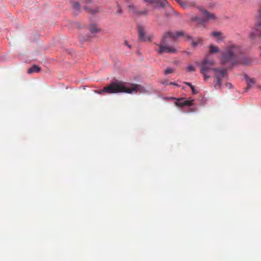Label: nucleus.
Masks as SVG:
<instances>
[{
    "label": "nucleus",
    "instance_id": "a878e982",
    "mask_svg": "<svg viewBox=\"0 0 261 261\" xmlns=\"http://www.w3.org/2000/svg\"><path fill=\"white\" fill-rule=\"evenodd\" d=\"M255 35V34L254 33H251V34H250V37H254Z\"/></svg>",
    "mask_w": 261,
    "mask_h": 261
},
{
    "label": "nucleus",
    "instance_id": "6e6552de",
    "mask_svg": "<svg viewBox=\"0 0 261 261\" xmlns=\"http://www.w3.org/2000/svg\"><path fill=\"white\" fill-rule=\"evenodd\" d=\"M185 36L188 40L191 41V45L194 47H196L199 44L202 43V39L201 37H197L193 39L191 36L189 35H186Z\"/></svg>",
    "mask_w": 261,
    "mask_h": 261
},
{
    "label": "nucleus",
    "instance_id": "ddd939ff",
    "mask_svg": "<svg viewBox=\"0 0 261 261\" xmlns=\"http://www.w3.org/2000/svg\"><path fill=\"white\" fill-rule=\"evenodd\" d=\"M245 79L247 84L246 89H249L251 88L255 84V80L254 79L249 78L246 75L245 76Z\"/></svg>",
    "mask_w": 261,
    "mask_h": 261
},
{
    "label": "nucleus",
    "instance_id": "4be33fe9",
    "mask_svg": "<svg viewBox=\"0 0 261 261\" xmlns=\"http://www.w3.org/2000/svg\"><path fill=\"white\" fill-rule=\"evenodd\" d=\"M177 2L182 7H185V3L182 1V0H176Z\"/></svg>",
    "mask_w": 261,
    "mask_h": 261
},
{
    "label": "nucleus",
    "instance_id": "c756f323",
    "mask_svg": "<svg viewBox=\"0 0 261 261\" xmlns=\"http://www.w3.org/2000/svg\"><path fill=\"white\" fill-rule=\"evenodd\" d=\"M259 14H260V15H261V8H260V9H259Z\"/></svg>",
    "mask_w": 261,
    "mask_h": 261
},
{
    "label": "nucleus",
    "instance_id": "5701e85b",
    "mask_svg": "<svg viewBox=\"0 0 261 261\" xmlns=\"http://www.w3.org/2000/svg\"><path fill=\"white\" fill-rule=\"evenodd\" d=\"M206 73L207 72H204V73H202L204 76V79L205 81L207 80V79H208L210 78V76H208L206 74Z\"/></svg>",
    "mask_w": 261,
    "mask_h": 261
},
{
    "label": "nucleus",
    "instance_id": "20e7f679",
    "mask_svg": "<svg viewBox=\"0 0 261 261\" xmlns=\"http://www.w3.org/2000/svg\"><path fill=\"white\" fill-rule=\"evenodd\" d=\"M183 35L184 33L182 32H177L176 33L170 32L166 33L163 36L161 43L159 45L158 53L159 54H162L164 53L170 54L175 53L177 51V49L173 46H169L168 44L174 42L178 37Z\"/></svg>",
    "mask_w": 261,
    "mask_h": 261
},
{
    "label": "nucleus",
    "instance_id": "a211bd4d",
    "mask_svg": "<svg viewBox=\"0 0 261 261\" xmlns=\"http://www.w3.org/2000/svg\"><path fill=\"white\" fill-rule=\"evenodd\" d=\"M257 34L261 37V21H259L255 26Z\"/></svg>",
    "mask_w": 261,
    "mask_h": 261
},
{
    "label": "nucleus",
    "instance_id": "f257e3e1",
    "mask_svg": "<svg viewBox=\"0 0 261 261\" xmlns=\"http://www.w3.org/2000/svg\"><path fill=\"white\" fill-rule=\"evenodd\" d=\"M242 54L241 47L233 43H229L221 52L220 61L221 64L231 68L234 65L242 64L248 65L252 62V59L249 57H244L241 60L240 55Z\"/></svg>",
    "mask_w": 261,
    "mask_h": 261
},
{
    "label": "nucleus",
    "instance_id": "393cba45",
    "mask_svg": "<svg viewBox=\"0 0 261 261\" xmlns=\"http://www.w3.org/2000/svg\"><path fill=\"white\" fill-rule=\"evenodd\" d=\"M91 2H92V0H85L86 3L89 4V3H91Z\"/></svg>",
    "mask_w": 261,
    "mask_h": 261
},
{
    "label": "nucleus",
    "instance_id": "7c9ffc66",
    "mask_svg": "<svg viewBox=\"0 0 261 261\" xmlns=\"http://www.w3.org/2000/svg\"><path fill=\"white\" fill-rule=\"evenodd\" d=\"M126 2H128V0H125Z\"/></svg>",
    "mask_w": 261,
    "mask_h": 261
},
{
    "label": "nucleus",
    "instance_id": "0eeeda50",
    "mask_svg": "<svg viewBox=\"0 0 261 261\" xmlns=\"http://www.w3.org/2000/svg\"><path fill=\"white\" fill-rule=\"evenodd\" d=\"M193 100H184L183 98L176 99L175 104L177 107H183L186 106H191Z\"/></svg>",
    "mask_w": 261,
    "mask_h": 261
},
{
    "label": "nucleus",
    "instance_id": "cd10ccee",
    "mask_svg": "<svg viewBox=\"0 0 261 261\" xmlns=\"http://www.w3.org/2000/svg\"><path fill=\"white\" fill-rule=\"evenodd\" d=\"M169 84H170V85H175L174 83H172V82H170V83H169Z\"/></svg>",
    "mask_w": 261,
    "mask_h": 261
},
{
    "label": "nucleus",
    "instance_id": "b1692460",
    "mask_svg": "<svg viewBox=\"0 0 261 261\" xmlns=\"http://www.w3.org/2000/svg\"><path fill=\"white\" fill-rule=\"evenodd\" d=\"M191 89H192V90L193 93H195L196 92H195V89H194V86H191Z\"/></svg>",
    "mask_w": 261,
    "mask_h": 261
},
{
    "label": "nucleus",
    "instance_id": "7ed1b4c3",
    "mask_svg": "<svg viewBox=\"0 0 261 261\" xmlns=\"http://www.w3.org/2000/svg\"><path fill=\"white\" fill-rule=\"evenodd\" d=\"M214 64V61L213 59H210L208 57L204 58L201 63L200 66V72L204 73L210 70H212L215 72L214 83L216 88H220L222 85V80L227 74L226 69H221L219 68H214L212 67Z\"/></svg>",
    "mask_w": 261,
    "mask_h": 261
},
{
    "label": "nucleus",
    "instance_id": "39448f33",
    "mask_svg": "<svg viewBox=\"0 0 261 261\" xmlns=\"http://www.w3.org/2000/svg\"><path fill=\"white\" fill-rule=\"evenodd\" d=\"M201 12L204 17V18L198 17H195L192 18L193 20H195L198 23L203 25L206 22L211 20H215L216 17L214 14L211 13L206 10L202 9Z\"/></svg>",
    "mask_w": 261,
    "mask_h": 261
},
{
    "label": "nucleus",
    "instance_id": "bb28decb",
    "mask_svg": "<svg viewBox=\"0 0 261 261\" xmlns=\"http://www.w3.org/2000/svg\"><path fill=\"white\" fill-rule=\"evenodd\" d=\"M186 84L188 85V86H189L190 87L191 86H192V85L190 83H187Z\"/></svg>",
    "mask_w": 261,
    "mask_h": 261
},
{
    "label": "nucleus",
    "instance_id": "412c9836",
    "mask_svg": "<svg viewBox=\"0 0 261 261\" xmlns=\"http://www.w3.org/2000/svg\"><path fill=\"white\" fill-rule=\"evenodd\" d=\"M122 13V10L120 7L119 5L117 6V14H121Z\"/></svg>",
    "mask_w": 261,
    "mask_h": 261
},
{
    "label": "nucleus",
    "instance_id": "423d86ee",
    "mask_svg": "<svg viewBox=\"0 0 261 261\" xmlns=\"http://www.w3.org/2000/svg\"><path fill=\"white\" fill-rule=\"evenodd\" d=\"M138 35H139V39L141 41H146L147 40H149V38L147 37L145 35V31L144 28L139 25L138 27Z\"/></svg>",
    "mask_w": 261,
    "mask_h": 261
},
{
    "label": "nucleus",
    "instance_id": "9b49d317",
    "mask_svg": "<svg viewBox=\"0 0 261 261\" xmlns=\"http://www.w3.org/2000/svg\"><path fill=\"white\" fill-rule=\"evenodd\" d=\"M84 9L89 14L91 15H94L100 11V8L99 7H96L93 8H90L88 7H85Z\"/></svg>",
    "mask_w": 261,
    "mask_h": 261
},
{
    "label": "nucleus",
    "instance_id": "1a4fd4ad",
    "mask_svg": "<svg viewBox=\"0 0 261 261\" xmlns=\"http://www.w3.org/2000/svg\"><path fill=\"white\" fill-rule=\"evenodd\" d=\"M128 11L134 14H141L146 15L147 14V11H138L136 8L133 5H129L127 7Z\"/></svg>",
    "mask_w": 261,
    "mask_h": 261
},
{
    "label": "nucleus",
    "instance_id": "6ab92c4d",
    "mask_svg": "<svg viewBox=\"0 0 261 261\" xmlns=\"http://www.w3.org/2000/svg\"><path fill=\"white\" fill-rule=\"evenodd\" d=\"M195 70L194 67L191 65H189L187 67V71L193 72Z\"/></svg>",
    "mask_w": 261,
    "mask_h": 261
},
{
    "label": "nucleus",
    "instance_id": "c85d7f7f",
    "mask_svg": "<svg viewBox=\"0 0 261 261\" xmlns=\"http://www.w3.org/2000/svg\"><path fill=\"white\" fill-rule=\"evenodd\" d=\"M228 85H230V86H231V84L227 83V84H226V86H228Z\"/></svg>",
    "mask_w": 261,
    "mask_h": 261
},
{
    "label": "nucleus",
    "instance_id": "f3484780",
    "mask_svg": "<svg viewBox=\"0 0 261 261\" xmlns=\"http://www.w3.org/2000/svg\"><path fill=\"white\" fill-rule=\"evenodd\" d=\"M211 35L217 38L219 40H222L224 38V37H222V33L220 32H214L212 33Z\"/></svg>",
    "mask_w": 261,
    "mask_h": 261
},
{
    "label": "nucleus",
    "instance_id": "2eb2a0df",
    "mask_svg": "<svg viewBox=\"0 0 261 261\" xmlns=\"http://www.w3.org/2000/svg\"><path fill=\"white\" fill-rule=\"evenodd\" d=\"M209 53L211 54L217 53L220 51L219 47L217 46H215L213 45H211L209 46Z\"/></svg>",
    "mask_w": 261,
    "mask_h": 261
},
{
    "label": "nucleus",
    "instance_id": "f8f14e48",
    "mask_svg": "<svg viewBox=\"0 0 261 261\" xmlns=\"http://www.w3.org/2000/svg\"><path fill=\"white\" fill-rule=\"evenodd\" d=\"M74 14L77 15L80 12V4L77 2H71Z\"/></svg>",
    "mask_w": 261,
    "mask_h": 261
},
{
    "label": "nucleus",
    "instance_id": "aec40b11",
    "mask_svg": "<svg viewBox=\"0 0 261 261\" xmlns=\"http://www.w3.org/2000/svg\"><path fill=\"white\" fill-rule=\"evenodd\" d=\"M174 72V70L171 68H168L164 71V73L165 74H168L169 73H171Z\"/></svg>",
    "mask_w": 261,
    "mask_h": 261
},
{
    "label": "nucleus",
    "instance_id": "f03ea898",
    "mask_svg": "<svg viewBox=\"0 0 261 261\" xmlns=\"http://www.w3.org/2000/svg\"><path fill=\"white\" fill-rule=\"evenodd\" d=\"M131 87H129L126 84L121 82L116 81L111 83L108 86L105 87L103 89L95 91V92L103 94V93L108 94H114L117 93H126L131 94L133 92L146 93V90L141 85L131 84Z\"/></svg>",
    "mask_w": 261,
    "mask_h": 261
},
{
    "label": "nucleus",
    "instance_id": "9d476101",
    "mask_svg": "<svg viewBox=\"0 0 261 261\" xmlns=\"http://www.w3.org/2000/svg\"><path fill=\"white\" fill-rule=\"evenodd\" d=\"M150 4H156L158 7H163L166 6L167 2L166 1H161V0H144Z\"/></svg>",
    "mask_w": 261,
    "mask_h": 261
},
{
    "label": "nucleus",
    "instance_id": "dca6fc26",
    "mask_svg": "<svg viewBox=\"0 0 261 261\" xmlns=\"http://www.w3.org/2000/svg\"><path fill=\"white\" fill-rule=\"evenodd\" d=\"M89 29L90 32L92 34L96 33L100 31L95 24L90 25Z\"/></svg>",
    "mask_w": 261,
    "mask_h": 261
},
{
    "label": "nucleus",
    "instance_id": "4468645a",
    "mask_svg": "<svg viewBox=\"0 0 261 261\" xmlns=\"http://www.w3.org/2000/svg\"><path fill=\"white\" fill-rule=\"evenodd\" d=\"M40 70L41 69L38 66L34 65L28 69L27 72L29 74H31L34 72H39Z\"/></svg>",
    "mask_w": 261,
    "mask_h": 261
}]
</instances>
